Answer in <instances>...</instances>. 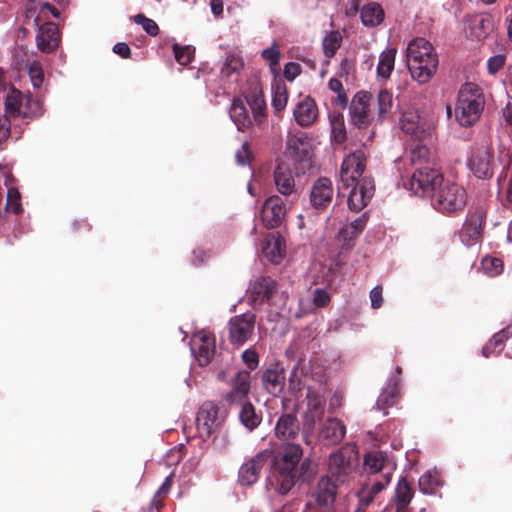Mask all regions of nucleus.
Listing matches in <instances>:
<instances>
[{"label":"nucleus","mask_w":512,"mask_h":512,"mask_svg":"<svg viewBox=\"0 0 512 512\" xmlns=\"http://www.w3.org/2000/svg\"><path fill=\"white\" fill-rule=\"evenodd\" d=\"M2 93L6 116L10 118H26L32 115V111L30 110L31 100L27 95L22 94L19 90L11 86L4 87Z\"/></svg>","instance_id":"9d476101"},{"label":"nucleus","mask_w":512,"mask_h":512,"mask_svg":"<svg viewBox=\"0 0 512 512\" xmlns=\"http://www.w3.org/2000/svg\"><path fill=\"white\" fill-rule=\"evenodd\" d=\"M344 425L335 418H329L320 429V437L332 444L340 442L345 436Z\"/></svg>","instance_id":"473e14b6"},{"label":"nucleus","mask_w":512,"mask_h":512,"mask_svg":"<svg viewBox=\"0 0 512 512\" xmlns=\"http://www.w3.org/2000/svg\"><path fill=\"white\" fill-rule=\"evenodd\" d=\"M414 495V491L406 478H401L395 488L394 501L396 505V512H406Z\"/></svg>","instance_id":"72a5a7b5"},{"label":"nucleus","mask_w":512,"mask_h":512,"mask_svg":"<svg viewBox=\"0 0 512 512\" xmlns=\"http://www.w3.org/2000/svg\"><path fill=\"white\" fill-rule=\"evenodd\" d=\"M246 102L252 111L254 120L258 124L263 123L266 119L267 106L262 90L258 87L253 88L246 96Z\"/></svg>","instance_id":"2f4dec72"},{"label":"nucleus","mask_w":512,"mask_h":512,"mask_svg":"<svg viewBox=\"0 0 512 512\" xmlns=\"http://www.w3.org/2000/svg\"><path fill=\"white\" fill-rule=\"evenodd\" d=\"M265 389L272 395H279L284 387L286 381V374L284 368L279 364L271 365L262 376Z\"/></svg>","instance_id":"a878e982"},{"label":"nucleus","mask_w":512,"mask_h":512,"mask_svg":"<svg viewBox=\"0 0 512 512\" xmlns=\"http://www.w3.org/2000/svg\"><path fill=\"white\" fill-rule=\"evenodd\" d=\"M359 466V453L355 446L345 445L330 454L328 475L340 484L346 483Z\"/></svg>","instance_id":"39448f33"},{"label":"nucleus","mask_w":512,"mask_h":512,"mask_svg":"<svg viewBox=\"0 0 512 512\" xmlns=\"http://www.w3.org/2000/svg\"><path fill=\"white\" fill-rule=\"evenodd\" d=\"M274 182L277 190L284 196H291L293 199L298 195V187L291 169L279 164L274 171Z\"/></svg>","instance_id":"4be33fe9"},{"label":"nucleus","mask_w":512,"mask_h":512,"mask_svg":"<svg viewBox=\"0 0 512 512\" xmlns=\"http://www.w3.org/2000/svg\"><path fill=\"white\" fill-rule=\"evenodd\" d=\"M341 40V35L338 32H331L324 37L322 45L327 57L330 58L335 55L341 45Z\"/></svg>","instance_id":"3c124183"},{"label":"nucleus","mask_w":512,"mask_h":512,"mask_svg":"<svg viewBox=\"0 0 512 512\" xmlns=\"http://www.w3.org/2000/svg\"><path fill=\"white\" fill-rule=\"evenodd\" d=\"M363 25L366 27H376L384 20V10L380 4L371 2L363 6L360 12Z\"/></svg>","instance_id":"f704fd0d"},{"label":"nucleus","mask_w":512,"mask_h":512,"mask_svg":"<svg viewBox=\"0 0 512 512\" xmlns=\"http://www.w3.org/2000/svg\"><path fill=\"white\" fill-rule=\"evenodd\" d=\"M301 73V66L295 62H288L284 67V77L288 81H293Z\"/></svg>","instance_id":"0e129e2a"},{"label":"nucleus","mask_w":512,"mask_h":512,"mask_svg":"<svg viewBox=\"0 0 512 512\" xmlns=\"http://www.w3.org/2000/svg\"><path fill=\"white\" fill-rule=\"evenodd\" d=\"M442 174L433 166L414 170L409 182L410 190L417 196H434L445 182Z\"/></svg>","instance_id":"0eeeda50"},{"label":"nucleus","mask_w":512,"mask_h":512,"mask_svg":"<svg viewBox=\"0 0 512 512\" xmlns=\"http://www.w3.org/2000/svg\"><path fill=\"white\" fill-rule=\"evenodd\" d=\"M406 60L411 77L419 84H426L432 79L439 63L434 47L424 38L409 42Z\"/></svg>","instance_id":"7ed1b4c3"},{"label":"nucleus","mask_w":512,"mask_h":512,"mask_svg":"<svg viewBox=\"0 0 512 512\" xmlns=\"http://www.w3.org/2000/svg\"><path fill=\"white\" fill-rule=\"evenodd\" d=\"M134 21L141 25L145 32L150 36H156L159 32L157 23L153 19L147 18L142 14L135 15Z\"/></svg>","instance_id":"6e6d98bb"},{"label":"nucleus","mask_w":512,"mask_h":512,"mask_svg":"<svg viewBox=\"0 0 512 512\" xmlns=\"http://www.w3.org/2000/svg\"><path fill=\"white\" fill-rule=\"evenodd\" d=\"M302 454L303 451L300 445H288L282 455L274 458L267 477V486L279 494H287L295 485L296 469Z\"/></svg>","instance_id":"f03ea898"},{"label":"nucleus","mask_w":512,"mask_h":512,"mask_svg":"<svg viewBox=\"0 0 512 512\" xmlns=\"http://www.w3.org/2000/svg\"><path fill=\"white\" fill-rule=\"evenodd\" d=\"M262 57L269 62L270 68L273 72L278 70L280 50L276 42H274L271 47H268L262 51Z\"/></svg>","instance_id":"5fc2aeb1"},{"label":"nucleus","mask_w":512,"mask_h":512,"mask_svg":"<svg viewBox=\"0 0 512 512\" xmlns=\"http://www.w3.org/2000/svg\"><path fill=\"white\" fill-rule=\"evenodd\" d=\"M285 154L299 165L298 169L305 170L311 167V144L305 133H289Z\"/></svg>","instance_id":"1a4fd4ad"},{"label":"nucleus","mask_w":512,"mask_h":512,"mask_svg":"<svg viewBox=\"0 0 512 512\" xmlns=\"http://www.w3.org/2000/svg\"><path fill=\"white\" fill-rule=\"evenodd\" d=\"M263 255L272 263H279L285 257V240L278 233L266 237L262 246Z\"/></svg>","instance_id":"cd10ccee"},{"label":"nucleus","mask_w":512,"mask_h":512,"mask_svg":"<svg viewBox=\"0 0 512 512\" xmlns=\"http://www.w3.org/2000/svg\"><path fill=\"white\" fill-rule=\"evenodd\" d=\"M173 51L176 61L180 65L186 66L192 61L195 49L189 45L180 46L178 44H175L173 45Z\"/></svg>","instance_id":"864d4df0"},{"label":"nucleus","mask_w":512,"mask_h":512,"mask_svg":"<svg viewBox=\"0 0 512 512\" xmlns=\"http://www.w3.org/2000/svg\"><path fill=\"white\" fill-rule=\"evenodd\" d=\"M334 197V187L328 178H319L310 191V202L316 209H324L329 206Z\"/></svg>","instance_id":"412c9836"},{"label":"nucleus","mask_w":512,"mask_h":512,"mask_svg":"<svg viewBox=\"0 0 512 512\" xmlns=\"http://www.w3.org/2000/svg\"><path fill=\"white\" fill-rule=\"evenodd\" d=\"M391 479L388 477V472L384 476L379 477H366V480L361 484L358 489L356 496L359 505L362 507H368L376 498V496L385 490Z\"/></svg>","instance_id":"a211bd4d"},{"label":"nucleus","mask_w":512,"mask_h":512,"mask_svg":"<svg viewBox=\"0 0 512 512\" xmlns=\"http://www.w3.org/2000/svg\"><path fill=\"white\" fill-rule=\"evenodd\" d=\"M339 485L341 484L327 475L319 479L314 496L320 508L327 511L333 510Z\"/></svg>","instance_id":"aec40b11"},{"label":"nucleus","mask_w":512,"mask_h":512,"mask_svg":"<svg viewBox=\"0 0 512 512\" xmlns=\"http://www.w3.org/2000/svg\"><path fill=\"white\" fill-rule=\"evenodd\" d=\"M230 118L240 131L244 130L251 124V120L243 100L235 99L232 102L230 108Z\"/></svg>","instance_id":"ea45409f"},{"label":"nucleus","mask_w":512,"mask_h":512,"mask_svg":"<svg viewBox=\"0 0 512 512\" xmlns=\"http://www.w3.org/2000/svg\"><path fill=\"white\" fill-rule=\"evenodd\" d=\"M484 98L480 88L474 83H465L459 93L455 107V117L461 126L475 124L483 111Z\"/></svg>","instance_id":"20e7f679"},{"label":"nucleus","mask_w":512,"mask_h":512,"mask_svg":"<svg viewBox=\"0 0 512 512\" xmlns=\"http://www.w3.org/2000/svg\"><path fill=\"white\" fill-rule=\"evenodd\" d=\"M241 406L240 420L247 429L253 430L260 424L261 418L256 414L251 403L245 402Z\"/></svg>","instance_id":"c03bdc74"},{"label":"nucleus","mask_w":512,"mask_h":512,"mask_svg":"<svg viewBox=\"0 0 512 512\" xmlns=\"http://www.w3.org/2000/svg\"><path fill=\"white\" fill-rule=\"evenodd\" d=\"M251 375L248 371H239L235 377L232 389L226 394L229 404L241 405L246 402L250 391Z\"/></svg>","instance_id":"5701e85b"},{"label":"nucleus","mask_w":512,"mask_h":512,"mask_svg":"<svg viewBox=\"0 0 512 512\" xmlns=\"http://www.w3.org/2000/svg\"><path fill=\"white\" fill-rule=\"evenodd\" d=\"M370 303L372 309H379L384 302L383 288L378 285L375 286L369 293Z\"/></svg>","instance_id":"052dcab7"},{"label":"nucleus","mask_w":512,"mask_h":512,"mask_svg":"<svg viewBox=\"0 0 512 512\" xmlns=\"http://www.w3.org/2000/svg\"><path fill=\"white\" fill-rule=\"evenodd\" d=\"M330 302V295L325 289H315L313 303L316 307H324Z\"/></svg>","instance_id":"680f3d73"},{"label":"nucleus","mask_w":512,"mask_h":512,"mask_svg":"<svg viewBox=\"0 0 512 512\" xmlns=\"http://www.w3.org/2000/svg\"><path fill=\"white\" fill-rule=\"evenodd\" d=\"M243 66V59L239 55L229 54L222 66L221 74L226 78H231L234 74L239 73Z\"/></svg>","instance_id":"a18cd8bd"},{"label":"nucleus","mask_w":512,"mask_h":512,"mask_svg":"<svg viewBox=\"0 0 512 512\" xmlns=\"http://www.w3.org/2000/svg\"><path fill=\"white\" fill-rule=\"evenodd\" d=\"M6 209L15 214L21 211L20 193L15 188L8 189Z\"/></svg>","instance_id":"4d7b16f0"},{"label":"nucleus","mask_w":512,"mask_h":512,"mask_svg":"<svg viewBox=\"0 0 512 512\" xmlns=\"http://www.w3.org/2000/svg\"><path fill=\"white\" fill-rule=\"evenodd\" d=\"M409 159L414 170L434 165L432 154L429 148L424 145L418 144L414 148H412L410 151Z\"/></svg>","instance_id":"58836bf2"},{"label":"nucleus","mask_w":512,"mask_h":512,"mask_svg":"<svg viewBox=\"0 0 512 512\" xmlns=\"http://www.w3.org/2000/svg\"><path fill=\"white\" fill-rule=\"evenodd\" d=\"M299 433V424L293 414L287 413L279 417L275 426V435L283 441L293 440Z\"/></svg>","instance_id":"7c9ffc66"},{"label":"nucleus","mask_w":512,"mask_h":512,"mask_svg":"<svg viewBox=\"0 0 512 512\" xmlns=\"http://www.w3.org/2000/svg\"><path fill=\"white\" fill-rule=\"evenodd\" d=\"M492 30L493 21L490 15L472 16L465 26L467 36L475 40L486 38Z\"/></svg>","instance_id":"393cba45"},{"label":"nucleus","mask_w":512,"mask_h":512,"mask_svg":"<svg viewBox=\"0 0 512 512\" xmlns=\"http://www.w3.org/2000/svg\"><path fill=\"white\" fill-rule=\"evenodd\" d=\"M366 167V155L363 151H356L345 157L341 166L340 178L343 186L350 187L363 178Z\"/></svg>","instance_id":"f8f14e48"},{"label":"nucleus","mask_w":512,"mask_h":512,"mask_svg":"<svg viewBox=\"0 0 512 512\" xmlns=\"http://www.w3.org/2000/svg\"><path fill=\"white\" fill-rule=\"evenodd\" d=\"M29 76L32 82V85L35 88H39L42 86L44 82V73L38 62H33L29 67Z\"/></svg>","instance_id":"13d9d810"},{"label":"nucleus","mask_w":512,"mask_h":512,"mask_svg":"<svg viewBox=\"0 0 512 512\" xmlns=\"http://www.w3.org/2000/svg\"><path fill=\"white\" fill-rule=\"evenodd\" d=\"M433 206L441 213H454L466 204V192L460 185L446 180L433 196Z\"/></svg>","instance_id":"423d86ee"},{"label":"nucleus","mask_w":512,"mask_h":512,"mask_svg":"<svg viewBox=\"0 0 512 512\" xmlns=\"http://www.w3.org/2000/svg\"><path fill=\"white\" fill-rule=\"evenodd\" d=\"M197 420L199 423H203L208 434L214 432L221 423L217 409L212 404H204L202 406Z\"/></svg>","instance_id":"4c0bfd02"},{"label":"nucleus","mask_w":512,"mask_h":512,"mask_svg":"<svg viewBox=\"0 0 512 512\" xmlns=\"http://www.w3.org/2000/svg\"><path fill=\"white\" fill-rule=\"evenodd\" d=\"M350 187L352 189L348 195V207L353 212H360L368 205L374 195L373 180L365 176Z\"/></svg>","instance_id":"4468645a"},{"label":"nucleus","mask_w":512,"mask_h":512,"mask_svg":"<svg viewBox=\"0 0 512 512\" xmlns=\"http://www.w3.org/2000/svg\"><path fill=\"white\" fill-rule=\"evenodd\" d=\"M506 56L505 54H497L490 57L487 61V69L489 74H496L505 64Z\"/></svg>","instance_id":"bf43d9fd"},{"label":"nucleus","mask_w":512,"mask_h":512,"mask_svg":"<svg viewBox=\"0 0 512 512\" xmlns=\"http://www.w3.org/2000/svg\"><path fill=\"white\" fill-rule=\"evenodd\" d=\"M441 484L440 475L436 470L427 471L419 478V488L425 494H433Z\"/></svg>","instance_id":"37998d69"},{"label":"nucleus","mask_w":512,"mask_h":512,"mask_svg":"<svg viewBox=\"0 0 512 512\" xmlns=\"http://www.w3.org/2000/svg\"><path fill=\"white\" fill-rule=\"evenodd\" d=\"M502 117L506 127L512 130V100L503 108Z\"/></svg>","instance_id":"774afa93"},{"label":"nucleus","mask_w":512,"mask_h":512,"mask_svg":"<svg viewBox=\"0 0 512 512\" xmlns=\"http://www.w3.org/2000/svg\"><path fill=\"white\" fill-rule=\"evenodd\" d=\"M397 55V49L394 47H389L385 49L380 55H379V61L377 64V77L387 80L395 65V59Z\"/></svg>","instance_id":"c9c22d12"},{"label":"nucleus","mask_w":512,"mask_h":512,"mask_svg":"<svg viewBox=\"0 0 512 512\" xmlns=\"http://www.w3.org/2000/svg\"><path fill=\"white\" fill-rule=\"evenodd\" d=\"M37 47L42 52L53 51L59 43L58 28L53 23H47L39 28L36 36Z\"/></svg>","instance_id":"c756f323"},{"label":"nucleus","mask_w":512,"mask_h":512,"mask_svg":"<svg viewBox=\"0 0 512 512\" xmlns=\"http://www.w3.org/2000/svg\"><path fill=\"white\" fill-rule=\"evenodd\" d=\"M255 330V316L245 313L235 316L229 322V338L235 345H243L253 335Z\"/></svg>","instance_id":"dca6fc26"},{"label":"nucleus","mask_w":512,"mask_h":512,"mask_svg":"<svg viewBox=\"0 0 512 512\" xmlns=\"http://www.w3.org/2000/svg\"><path fill=\"white\" fill-rule=\"evenodd\" d=\"M368 222L367 213L362 214L357 219L353 220L348 225L344 226L338 233V238H348V231L353 230V235H359L364 230Z\"/></svg>","instance_id":"8fccbe9b"},{"label":"nucleus","mask_w":512,"mask_h":512,"mask_svg":"<svg viewBox=\"0 0 512 512\" xmlns=\"http://www.w3.org/2000/svg\"><path fill=\"white\" fill-rule=\"evenodd\" d=\"M378 119L383 121L388 118L393 107V95L388 90H380L377 96Z\"/></svg>","instance_id":"79ce46f5"},{"label":"nucleus","mask_w":512,"mask_h":512,"mask_svg":"<svg viewBox=\"0 0 512 512\" xmlns=\"http://www.w3.org/2000/svg\"><path fill=\"white\" fill-rule=\"evenodd\" d=\"M512 336V324L507 326L505 329L495 334L493 338L483 347L482 354L485 357H489L492 353V348H500L503 342Z\"/></svg>","instance_id":"49530a36"},{"label":"nucleus","mask_w":512,"mask_h":512,"mask_svg":"<svg viewBox=\"0 0 512 512\" xmlns=\"http://www.w3.org/2000/svg\"><path fill=\"white\" fill-rule=\"evenodd\" d=\"M270 457V452L262 451L244 462L238 473L239 483L245 486L254 484L263 468L268 464Z\"/></svg>","instance_id":"f3484780"},{"label":"nucleus","mask_w":512,"mask_h":512,"mask_svg":"<svg viewBox=\"0 0 512 512\" xmlns=\"http://www.w3.org/2000/svg\"><path fill=\"white\" fill-rule=\"evenodd\" d=\"M482 269L486 275L495 277L503 272L504 265L500 258L494 256H486L481 262Z\"/></svg>","instance_id":"09e8293b"},{"label":"nucleus","mask_w":512,"mask_h":512,"mask_svg":"<svg viewBox=\"0 0 512 512\" xmlns=\"http://www.w3.org/2000/svg\"><path fill=\"white\" fill-rule=\"evenodd\" d=\"M236 161L240 165H245L249 163L250 160V152L246 145H242V147L235 154Z\"/></svg>","instance_id":"338daca9"},{"label":"nucleus","mask_w":512,"mask_h":512,"mask_svg":"<svg viewBox=\"0 0 512 512\" xmlns=\"http://www.w3.org/2000/svg\"><path fill=\"white\" fill-rule=\"evenodd\" d=\"M394 465L390 462L387 454L380 450L367 452L363 458V471L366 477L384 476L388 472L389 479L392 480Z\"/></svg>","instance_id":"ddd939ff"},{"label":"nucleus","mask_w":512,"mask_h":512,"mask_svg":"<svg viewBox=\"0 0 512 512\" xmlns=\"http://www.w3.org/2000/svg\"><path fill=\"white\" fill-rule=\"evenodd\" d=\"M242 360L251 370L256 369L259 363L257 353L251 349H247L242 353Z\"/></svg>","instance_id":"e2e57ef3"},{"label":"nucleus","mask_w":512,"mask_h":512,"mask_svg":"<svg viewBox=\"0 0 512 512\" xmlns=\"http://www.w3.org/2000/svg\"><path fill=\"white\" fill-rule=\"evenodd\" d=\"M397 398V384L389 383L388 386L383 390L377 400V407L380 410H385L395 404Z\"/></svg>","instance_id":"de8ad7c7"},{"label":"nucleus","mask_w":512,"mask_h":512,"mask_svg":"<svg viewBox=\"0 0 512 512\" xmlns=\"http://www.w3.org/2000/svg\"><path fill=\"white\" fill-rule=\"evenodd\" d=\"M291 204L292 201L288 203L278 195H272L267 198L261 210V219L263 224L267 228L280 226L285 219Z\"/></svg>","instance_id":"9b49d317"},{"label":"nucleus","mask_w":512,"mask_h":512,"mask_svg":"<svg viewBox=\"0 0 512 512\" xmlns=\"http://www.w3.org/2000/svg\"><path fill=\"white\" fill-rule=\"evenodd\" d=\"M468 166L474 175L480 179H486L493 175V150L488 140L477 143L472 148L468 158Z\"/></svg>","instance_id":"6e6552de"},{"label":"nucleus","mask_w":512,"mask_h":512,"mask_svg":"<svg viewBox=\"0 0 512 512\" xmlns=\"http://www.w3.org/2000/svg\"><path fill=\"white\" fill-rule=\"evenodd\" d=\"M331 135L334 142L340 144L344 142L346 132L344 122L340 115H333L330 118Z\"/></svg>","instance_id":"603ef678"},{"label":"nucleus","mask_w":512,"mask_h":512,"mask_svg":"<svg viewBox=\"0 0 512 512\" xmlns=\"http://www.w3.org/2000/svg\"><path fill=\"white\" fill-rule=\"evenodd\" d=\"M482 224L483 215L480 212L473 213L467 218L460 232L461 241L466 246H472L480 240Z\"/></svg>","instance_id":"b1692460"},{"label":"nucleus","mask_w":512,"mask_h":512,"mask_svg":"<svg viewBox=\"0 0 512 512\" xmlns=\"http://www.w3.org/2000/svg\"><path fill=\"white\" fill-rule=\"evenodd\" d=\"M276 290V282L269 277L257 279L250 287V298L255 304L270 300Z\"/></svg>","instance_id":"c85d7f7f"},{"label":"nucleus","mask_w":512,"mask_h":512,"mask_svg":"<svg viewBox=\"0 0 512 512\" xmlns=\"http://www.w3.org/2000/svg\"><path fill=\"white\" fill-rule=\"evenodd\" d=\"M374 101L371 94L360 91L355 94L350 105V115L353 124L358 127L367 126L373 119L372 105Z\"/></svg>","instance_id":"2eb2a0df"},{"label":"nucleus","mask_w":512,"mask_h":512,"mask_svg":"<svg viewBox=\"0 0 512 512\" xmlns=\"http://www.w3.org/2000/svg\"><path fill=\"white\" fill-rule=\"evenodd\" d=\"M293 115L300 126H310L318 118V107L311 97L306 96L296 105Z\"/></svg>","instance_id":"bb28decb"},{"label":"nucleus","mask_w":512,"mask_h":512,"mask_svg":"<svg viewBox=\"0 0 512 512\" xmlns=\"http://www.w3.org/2000/svg\"><path fill=\"white\" fill-rule=\"evenodd\" d=\"M171 486H172V474H170L168 477H166V479L164 480V482L162 483L160 488L157 490L154 500H153V504L157 505V499L162 496H165L169 492Z\"/></svg>","instance_id":"69168bd1"},{"label":"nucleus","mask_w":512,"mask_h":512,"mask_svg":"<svg viewBox=\"0 0 512 512\" xmlns=\"http://www.w3.org/2000/svg\"><path fill=\"white\" fill-rule=\"evenodd\" d=\"M399 125L403 132L418 137L420 130V117L414 108H408L401 112Z\"/></svg>","instance_id":"e433bc0d"},{"label":"nucleus","mask_w":512,"mask_h":512,"mask_svg":"<svg viewBox=\"0 0 512 512\" xmlns=\"http://www.w3.org/2000/svg\"><path fill=\"white\" fill-rule=\"evenodd\" d=\"M288 103V91L284 82L275 81L272 84V106L280 112L285 109Z\"/></svg>","instance_id":"a19ab883"},{"label":"nucleus","mask_w":512,"mask_h":512,"mask_svg":"<svg viewBox=\"0 0 512 512\" xmlns=\"http://www.w3.org/2000/svg\"><path fill=\"white\" fill-rule=\"evenodd\" d=\"M191 351L200 366H206L211 361L215 351V339L207 332L201 331L193 335Z\"/></svg>","instance_id":"6ab92c4d"},{"label":"nucleus","mask_w":512,"mask_h":512,"mask_svg":"<svg viewBox=\"0 0 512 512\" xmlns=\"http://www.w3.org/2000/svg\"><path fill=\"white\" fill-rule=\"evenodd\" d=\"M324 373L322 368H314L310 362L300 361L290 371L288 378V390L296 393L307 388L306 399L303 402V427L304 439L310 444V434L315 426L322 419L325 410V386Z\"/></svg>","instance_id":"f257e3e1"}]
</instances>
